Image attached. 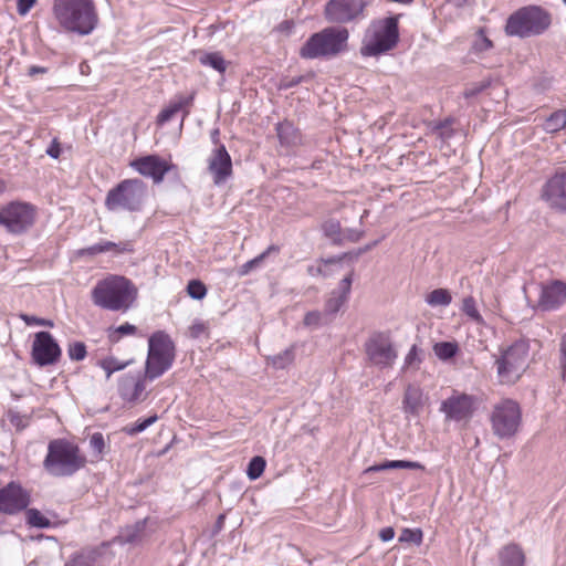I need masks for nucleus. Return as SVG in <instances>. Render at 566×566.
Returning <instances> with one entry per match:
<instances>
[{
    "label": "nucleus",
    "mask_w": 566,
    "mask_h": 566,
    "mask_svg": "<svg viewBox=\"0 0 566 566\" xmlns=\"http://www.w3.org/2000/svg\"><path fill=\"white\" fill-rule=\"evenodd\" d=\"M51 11L61 30L80 36L93 33L99 22L95 0H53Z\"/></svg>",
    "instance_id": "nucleus-1"
},
{
    "label": "nucleus",
    "mask_w": 566,
    "mask_h": 566,
    "mask_svg": "<svg viewBox=\"0 0 566 566\" xmlns=\"http://www.w3.org/2000/svg\"><path fill=\"white\" fill-rule=\"evenodd\" d=\"M86 457L80 447L63 438L53 439L48 444L43 469L54 478H69L85 468Z\"/></svg>",
    "instance_id": "nucleus-2"
},
{
    "label": "nucleus",
    "mask_w": 566,
    "mask_h": 566,
    "mask_svg": "<svg viewBox=\"0 0 566 566\" xmlns=\"http://www.w3.org/2000/svg\"><path fill=\"white\" fill-rule=\"evenodd\" d=\"M137 298V287L130 280L120 275H111L92 290V300L96 306L108 311L126 312Z\"/></svg>",
    "instance_id": "nucleus-3"
},
{
    "label": "nucleus",
    "mask_w": 566,
    "mask_h": 566,
    "mask_svg": "<svg viewBox=\"0 0 566 566\" xmlns=\"http://www.w3.org/2000/svg\"><path fill=\"white\" fill-rule=\"evenodd\" d=\"M348 36L345 28H325L306 40L300 49V56L308 60L336 56L346 50Z\"/></svg>",
    "instance_id": "nucleus-4"
},
{
    "label": "nucleus",
    "mask_w": 566,
    "mask_h": 566,
    "mask_svg": "<svg viewBox=\"0 0 566 566\" xmlns=\"http://www.w3.org/2000/svg\"><path fill=\"white\" fill-rule=\"evenodd\" d=\"M552 23L551 13L539 6H526L512 13L505 25L511 36L528 38L544 33Z\"/></svg>",
    "instance_id": "nucleus-5"
},
{
    "label": "nucleus",
    "mask_w": 566,
    "mask_h": 566,
    "mask_svg": "<svg viewBox=\"0 0 566 566\" xmlns=\"http://www.w3.org/2000/svg\"><path fill=\"white\" fill-rule=\"evenodd\" d=\"M146 196L147 185L142 179H125L107 192L105 207L109 211H139Z\"/></svg>",
    "instance_id": "nucleus-6"
},
{
    "label": "nucleus",
    "mask_w": 566,
    "mask_h": 566,
    "mask_svg": "<svg viewBox=\"0 0 566 566\" xmlns=\"http://www.w3.org/2000/svg\"><path fill=\"white\" fill-rule=\"evenodd\" d=\"M398 39L397 17L374 22L365 33L360 53L364 56H377L395 48Z\"/></svg>",
    "instance_id": "nucleus-7"
},
{
    "label": "nucleus",
    "mask_w": 566,
    "mask_h": 566,
    "mask_svg": "<svg viewBox=\"0 0 566 566\" xmlns=\"http://www.w3.org/2000/svg\"><path fill=\"white\" fill-rule=\"evenodd\" d=\"M530 346L526 342H515L503 349L495 360L499 381L503 385L515 384L528 366Z\"/></svg>",
    "instance_id": "nucleus-8"
},
{
    "label": "nucleus",
    "mask_w": 566,
    "mask_h": 566,
    "mask_svg": "<svg viewBox=\"0 0 566 566\" xmlns=\"http://www.w3.org/2000/svg\"><path fill=\"white\" fill-rule=\"evenodd\" d=\"M175 359V345L164 332H156L148 340L145 377L154 380L166 373Z\"/></svg>",
    "instance_id": "nucleus-9"
},
{
    "label": "nucleus",
    "mask_w": 566,
    "mask_h": 566,
    "mask_svg": "<svg viewBox=\"0 0 566 566\" xmlns=\"http://www.w3.org/2000/svg\"><path fill=\"white\" fill-rule=\"evenodd\" d=\"M492 432L499 439L516 434L522 422V410L513 399H503L493 406L490 415Z\"/></svg>",
    "instance_id": "nucleus-10"
},
{
    "label": "nucleus",
    "mask_w": 566,
    "mask_h": 566,
    "mask_svg": "<svg viewBox=\"0 0 566 566\" xmlns=\"http://www.w3.org/2000/svg\"><path fill=\"white\" fill-rule=\"evenodd\" d=\"M35 216L31 203L12 201L0 209V224L13 234H21L34 224Z\"/></svg>",
    "instance_id": "nucleus-11"
},
{
    "label": "nucleus",
    "mask_w": 566,
    "mask_h": 566,
    "mask_svg": "<svg viewBox=\"0 0 566 566\" xmlns=\"http://www.w3.org/2000/svg\"><path fill=\"white\" fill-rule=\"evenodd\" d=\"M439 410L444 415L446 421L469 422L476 410V398L453 390L452 395L441 402Z\"/></svg>",
    "instance_id": "nucleus-12"
},
{
    "label": "nucleus",
    "mask_w": 566,
    "mask_h": 566,
    "mask_svg": "<svg viewBox=\"0 0 566 566\" xmlns=\"http://www.w3.org/2000/svg\"><path fill=\"white\" fill-rule=\"evenodd\" d=\"M366 0H329L325 6V18L333 23H348L364 17Z\"/></svg>",
    "instance_id": "nucleus-13"
},
{
    "label": "nucleus",
    "mask_w": 566,
    "mask_h": 566,
    "mask_svg": "<svg viewBox=\"0 0 566 566\" xmlns=\"http://www.w3.org/2000/svg\"><path fill=\"white\" fill-rule=\"evenodd\" d=\"M541 198L549 209L566 213V171H557L546 180Z\"/></svg>",
    "instance_id": "nucleus-14"
},
{
    "label": "nucleus",
    "mask_w": 566,
    "mask_h": 566,
    "mask_svg": "<svg viewBox=\"0 0 566 566\" xmlns=\"http://www.w3.org/2000/svg\"><path fill=\"white\" fill-rule=\"evenodd\" d=\"M366 354L374 365L381 368L390 367L397 358V352L389 336L384 333L375 334L368 339Z\"/></svg>",
    "instance_id": "nucleus-15"
},
{
    "label": "nucleus",
    "mask_w": 566,
    "mask_h": 566,
    "mask_svg": "<svg viewBox=\"0 0 566 566\" xmlns=\"http://www.w3.org/2000/svg\"><path fill=\"white\" fill-rule=\"evenodd\" d=\"M31 355L36 365L49 366L59 360L61 348L49 332L42 331L35 334Z\"/></svg>",
    "instance_id": "nucleus-16"
},
{
    "label": "nucleus",
    "mask_w": 566,
    "mask_h": 566,
    "mask_svg": "<svg viewBox=\"0 0 566 566\" xmlns=\"http://www.w3.org/2000/svg\"><path fill=\"white\" fill-rule=\"evenodd\" d=\"M29 493L15 482H10L0 489V513L14 515L28 507Z\"/></svg>",
    "instance_id": "nucleus-17"
},
{
    "label": "nucleus",
    "mask_w": 566,
    "mask_h": 566,
    "mask_svg": "<svg viewBox=\"0 0 566 566\" xmlns=\"http://www.w3.org/2000/svg\"><path fill=\"white\" fill-rule=\"evenodd\" d=\"M130 166L140 175L150 177L155 184H160L165 175L175 168L172 164H169L157 155L139 157L133 160Z\"/></svg>",
    "instance_id": "nucleus-18"
},
{
    "label": "nucleus",
    "mask_w": 566,
    "mask_h": 566,
    "mask_svg": "<svg viewBox=\"0 0 566 566\" xmlns=\"http://www.w3.org/2000/svg\"><path fill=\"white\" fill-rule=\"evenodd\" d=\"M208 170L217 186L224 184L231 177L232 160L224 145H219L212 150L208 159Z\"/></svg>",
    "instance_id": "nucleus-19"
},
{
    "label": "nucleus",
    "mask_w": 566,
    "mask_h": 566,
    "mask_svg": "<svg viewBox=\"0 0 566 566\" xmlns=\"http://www.w3.org/2000/svg\"><path fill=\"white\" fill-rule=\"evenodd\" d=\"M566 302V283L562 281H553L549 285L543 287L538 306L543 311H552L558 308Z\"/></svg>",
    "instance_id": "nucleus-20"
},
{
    "label": "nucleus",
    "mask_w": 566,
    "mask_h": 566,
    "mask_svg": "<svg viewBox=\"0 0 566 566\" xmlns=\"http://www.w3.org/2000/svg\"><path fill=\"white\" fill-rule=\"evenodd\" d=\"M145 391V382L139 374H126L118 382V394L123 400L128 402L137 401Z\"/></svg>",
    "instance_id": "nucleus-21"
},
{
    "label": "nucleus",
    "mask_w": 566,
    "mask_h": 566,
    "mask_svg": "<svg viewBox=\"0 0 566 566\" xmlns=\"http://www.w3.org/2000/svg\"><path fill=\"white\" fill-rule=\"evenodd\" d=\"M108 251H114L116 254H120L125 252H132L133 247L130 242L115 243L112 241H101L96 244L80 250L78 253L80 255H96Z\"/></svg>",
    "instance_id": "nucleus-22"
},
{
    "label": "nucleus",
    "mask_w": 566,
    "mask_h": 566,
    "mask_svg": "<svg viewBox=\"0 0 566 566\" xmlns=\"http://www.w3.org/2000/svg\"><path fill=\"white\" fill-rule=\"evenodd\" d=\"M402 405L406 413L418 416L423 406L422 390L417 386L409 385L405 390Z\"/></svg>",
    "instance_id": "nucleus-23"
},
{
    "label": "nucleus",
    "mask_w": 566,
    "mask_h": 566,
    "mask_svg": "<svg viewBox=\"0 0 566 566\" xmlns=\"http://www.w3.org/2000/svg\"><path fill=\"white\" fill-rule=\"evenodd\" d=\"M500 566H524L525 556L522 548L516 544L503 547L499 554Z\"/></svg>",
    "instance_id": "nucleus-24"
},
{
    "label": "nucleus",
    "mask_w": 566,
    "mask_h": 566,
    "mask_svg": "<svg viewBox=\"0 0 566 566\" xmlns=\"http://www.w3.org/2000/svg\"><path fill=\"white\" fill-rule=\"evenodd\" d=\"M192 96H178L176 99L170 102L167 107L161 109L157 116V124L164 125L165 123L169 122L178 112L189 107L192 104Z\"/></svg>",
    "instance_id": "nucleus-25"
},
{
    "label": "nucleus",
    "mask_w": 566,
    "mask_h": 566,
    "mask_svg": "<svg viewBox=\"0 0 566 566\" xmlns=\"http://www.w3.org/2000/svg\"><path fill=\"white\" fill-rule=\"evenodd\" d=\"M276 134L281 145L296 146L301 143V133L291 122L279 123Z\"/></svg>",
    "instance_id": "nucleus-26"
},
{
    "label": "nucleus",
    "mask_w": 566,
    "mask_h": 566,
    "mask_svg": "<svg viewBox=\"0 0 566 566\" xmlns=\"http://www.w3.org/2000/svg\"><path fill=\"white\" fill-rule=\"evenodd\" d=\"M389 469H410V470H424V467L420 462L407 461V460H391L385 461L380 464H375L367 468L364 473L369 474L371 472H379Z\"/></svg>",
    "instance_id": "nucleus-27"
},
{
    "label": "nucleus",
    "mask_w": 566,
    "mask_h": 566,
    "mask_svg": "<svg viewBox=\"0 0 566 566\" xmlns=\"http://www.w3.org/2000/svg\"><path fill=\"white\" fill-rule=\"evenodd\" d=\"M146 521H138L134 525L126 526L117 536L122 544H135L142 541Z\"/></svg>",
    "instance_id": "nucleus-28"
},
{
    "label": "nucleus",
    "mask_w": 566,
    "mask_h": 566,
    "mask_svg": "<svg viewBox=\"0 0 566 566\" xmlns=\"http://www.w3.org/2000/svg\"><path fill=\"white\" fill-rule=\"evenodd\" d=\"M322 231L326 238H328L333 244H343V229L339 221L329 219L323 222Z\"/></svg>",
    "instance_id": "nucleus-29"
},
{
    "label": "nucleus",
    "mask_w": 566,
    "mask_h": 566,
    "mask_svg": "<svg viewBox=\"0 0 566 566\" xmlns=\"http://www.w3.org/2000/svg\"><path fill=\"white\" fill-rule=\"evenodd\" d=\"M199 62L205 66H210L219 73H224L228 66V62L223 59L219 52L202 53L199 56Z\"/></svg>",
    "instance_id": "nucleus-30"
},
{
    "label": "nucleus",
    "mask_w": 566,
    "mask_h": 566,
    "mask_svg": "<svg viewBox=\"0 0 566 566\" xmlns=\"http://www.w3.org/2000/svg\"><path fill=\"white\" fill-rule=\"evenodd\" d=\"M566 126V109L554 112L546 118L543 128L546 133H557Z\"/></svg>",
    "instance_id": "nucleus-31"
},
{
    "label": "nucleus",
    "mask_w": 566,
    "mask_h": 566,
    "mask_svg": "<svg viewBox=\"0 0 566 566\" xmlns=\"http://www.w3.org/2000/svg\"><path fill=\"white\" fill-rule=\"evenodd\" d=\"M426 302L432 306H448L452 302V295L447 289H436L426 296Z\"/></svg>",
    "instance_id": "nucleus-32"
},
{
    "label": "nucleus",
    "mask_w": 566,
    "mask_h": 566,
    "mask_svg": "<svg viewBox=\"0 0 566 566\" xmlns=\"http://www.w3.org/2000/svg\"><path fill=\"white\" fill-rule=\"evenodd\" d=\"M277 251L279 248L276 245H270L264 252L242 264L238 270V274L240 276L248 275L253 269L260 266L270 253Z\"/></svg>",
    "instance_id": "nucleus-33"
},
{
    "label": "nucleus",
    "mask_w": 566,
    "mask_h": 566,
    "mask_svg": "<svg viewBox=\"0 0 566 566\" xmlns=\"http://www.w3.org/2000/svg\"><path fill=\"white\" fill-rule=\"evenodd\" d=\"M270 363L276 369H283L294 360V348L293 346L286 348L282 353L269 357Z\"/></svg>",
    "instance_id": "nucleus-34"
},
{
    "label": "nucleus",
    "mask_w": 566,
    "mask_h": 566,
    "mask_svg": "<svg viewBox=\"0 0 566 566\" xmlns=\"http://www.w3.org/2000/svg\"><path fill=\"white\" fill-rule=\"evenodd\" d=\"M9 422L18 430L22 431L30 424L31 417L27 413H21L15 409H9L7 412Z\"/></svg>",
    "instance_id": "nucleus-35"
},
{
    "label": "nucleus",
    "mask_w": 566,
    "mask_h": 566,
    "mask_svg": "<svg viewBox=\"0 0 566 566\" xmlns=\"http://www.w3.org/2000/svg\"><path fill=\"white\" fill-rule=\"evenodd\" d=\"M25 515L27 523L32 527L48 528L51 525L50 520L36 509H29Z\"/></svg>",
    "instance_id": "nucleus-36"
},
{
    "label": "nucleus",
    "mask_w": 566,
    "mask_h": 566,
    "mask_svg": "<svg viewBox=\"0 0 566 566\" xmlns=\"http://www.w3.org/2000/svg\"><path fill=\"white\" fill-rule=\"evenodd\" d=\"M98 366L105 371L106 379L108 380L115 371L123 370L127 363H122L115 357H106L98 361Z\"/></svg>",
    "instance_id": "nucleus-37"
},
{
    "label": "nucleus",
    "mask_w": 566,
    "mask_h": 566,
    "mask_svg": "<svg viewBox=\"0 0 566 566\" xmlns=\"http://www.w3.org/2000/svg\"><path fill=\"white\" fill-rule=\"evenodd\" d=\"M434 354L443 360L452 358L458 352V345L451 342H440L433 347Z\"/></svg>",
    "instance_id": "nucleus-38"
},
{
    "label": "nucleus",
    "mask_w": 566,
    "mask_h": 566,
    "mask_svg": "<svg viewBox=\"0 0 566 566\" xmlns=\"http://www.w3.org/2000/svg\"><path fill=\"white\" fill-rule=\"evenodd\" d=\"M266 462L262 457H254L250 460L247 469V474L250 480L259 479L264 472Z\"/></svg>",
    "instance_id": "nucleus-39"
},
{
    "label": "nucleus",
    "mask_w": 566,
    "mask_h": 566,
    "mask_svg": "<svg viewBox=\"0 0 566 566\" xmlns=\"http://www.w3.org/2000/svg\"><path fill=\"white\" fill-rule=\"evenodd\" d=\"M461 310L467 316H469L475 323H483V317L479 313L475 306V301L472 296H468L463 300Z\"/></svg>",
    "instance_id": "nucleus-40"
},
{
    "label": "nucleus",
    "mask_w": 566,
    "mask_h": 566,
    "mask_svg": "<svg viewBox=\"0 0 566 566\" xmlns=\"http://www.w3.org/2000/svg\"><path fill=\"white\" fill-rule=\"evenodd\" d=\"M422 537L423 534L420 528H403L399 536V542L420 545L422 543Z\"/></svg>",
    "instance_id": "nucleus-41"
},
{
    "label": "nucleus",
    "mask_w": 566,
    "mask_h": 566,
    "mask_svg": "<svg viewBox=\"0 0 566 566\" xmlns=\"http://www.w3.org/2000/svg\"><path fill=\"white\" fill-rule=\"evenodd\" d=\"M95 558L91 553L80 552L74 554L64 566H93Z\"/></svg>",
    "instance_id": "nucleus-42"
},
{
    "label": "nucleus",
    "mask_w": 566,
    "mask_h": 566,
    "mask_svg": "<svg viewBox=\"0 0 566 566\" xmlns=\"http://www.w3.org/2000/svg\"><path fill=\"white\" fill-rule=\"evenodd\" d=\"M187 293L193 300H202L207 294V287L201 281L191 280L187 285Z\"/></svg>",
    "instance_id": "nucleus-43"
},
{
    "label": "nucleus",
    "mask_w": 566,
    "mask_h": 566,
    "mask_svg": "<svg viewBox=\"0 0 566 566\" xmlns=\"http://www.w3.org/2000/svg\"><path fill=\"white\" fill-rule=\"evenodd\" d=\"M493 46L492 41L485 35L483 30H479L476 38L472 44V51L474 53H481L490 50Z\"/></svg>",
    "instance_id": "nucleus-44"
},
{
    "label": "nucleus",
    "mask_w": 566,
    "mask_h": 566,
    "mask_svg": "<svg viewBox=\"0 0 566 566\" xmlns=\"http://www.w3.org/2000/svg\"><path fill=\"white\" fill-rule=\"evenodd\" d=\"M157 419H158V417L155 415V416H150L144 420H138L133 426L126 427L125 431L130 436H135V434L140 433L144 430H146L149 426L155 423L157 421Z\"/></svg>",
    "instance_id": "nucleus-45"
},
{
    "label": "nucleus",
    "mask_w": 566,
    "mask_h": 566,
    "mask_svg": "<svg viewBox=\"0 0 566 566\" xmlns=\"http://www.w3.org/2000/svg\"><path fill=\"white\" fill-rule=\"evenodd\" d=\"M67 354L72 360H83L86 357V346L83 342H75L69 345Z\"/></svg>",
    "instance_id": "nucleus-46"
},
{
    "label": "nucleus",
    "mask_w": 566,
    "mask_h": 566,
    "mask_svg": "<svg viewBox=\"0 0 566 566\" xmlns=\"http://www.w3.org/2000/svg\"><path fill=\"white\" fill-rule=\"evenodd\" d=\"M346 301L347 300H345L344 296L337 295L336 292H333L325 303V312L332 315L336 314Z\"/></svg>",
    "instance_id": "nucleus-47"
},
{
    "label": "nucleus",
    "mask_w": 566,
    "mask_h": 566,
    "mask_svg": "<svg viewBox=\"0 0 566 566\" xmlns=\"http://www.w3.org/2000/svg\"><path fill=\"white\" fill-rule=\"evenodd\" d=\"M490 84H491L490 80H483L478 83H472L465 87V90L463 92V96L465 98H472V97L476 96L478 94H480L481 92H483L484 90H486L490 86Z\"/></svg>",
    "instance_id": "nucleus-48"
},
{
    "label": "nucleus",
    "mask_w": 566,
    "mask_h": 566,
    "mask_svg": "<svg viewBox=\"0 0 566 566\" xmlns=\"http://www.w3.org/2000/svg\"><path fill=\"white\" fill-rule=\"evenodd\" d=\"M105 447L106 444L103 433L95 432L91 436L90 448L96 455L101 457L104 453Z\"/></svg>",
    "instance_id": "nucleus-49"
},
{
    "label": "nucleus",
    "mask_w": 566,
    "mask_h": 566,
    "mask_svg": "<svg viewBox=\"0 0 566 566\" xmlns=\"http://www.w3.org/2000/svg\"><path fill=\"white\" fill-rule=\"evenodd\" d=\"M453 119L447 118L436 124L434 130L439 134L442 139H449L453 135L452 129Z\"/></svg>",
    "instance_id": "nucleus-50"
},
{
    "label": "nucleus",
    "mask_w": 566,
    "mask_h": 566,
    "mask_svg": "<svg viewBox=\"0 0 566 566\" xmlns=\"http://www.w3.org/2000/svg\"><path fill=\"white\" fill-rule=\"evenodd\" d=\"M353 283V271L346 275L338 284L337 290L335 291L337 295L344 296L345 300H348V295L350 293Z\"/></svg>",
    "instance_id": "nucleus-51"
},
{
    "label": "nucleus",
    "mask_w": 566,
    "mask_h": 566,
    "mask_svg": "<svg viewBox=\"0 0 566 566\" xmlns=\"http://www.w3.org/2000/svg\"><path fill=\"white\" fill-rule=\"evenodd\" d=\"M135 333H136V326L132 325L129 323H125V324L118 326L114 331V334H112L109 337H111V339L113 342H117L120 336H123V335H133Z\"/></svg>",
    "instance_id": "nucleus-52"
},
{
    "label": "nucleus",
    "mask_w": 566,
    "mask_h": 566,
    "mask_svg": "<svg viewBox=\"0 0 566 566\" xmlns=\"http://www.w3.org/2000/svg\"><path fill=\"white\" fill-rule=\"evenodd\" d=\"M208 331V326L202 321H195L192 325L189 327V335L192 338H199L205 335Z\"/></svg>",
    "instance_id": "nucleus-53"
},
{
    "label": "nucleus",
    "mask_w": 566,
    "mask_h": 566,
    "mask_svg": "<svg viewBox=\"0 0 566 566\" xmlns=\"http://www.w3.org/2000/svg\"><path fill=\"white\" fill-rule=\"evenodd\" d=\"M559 366L563 378H566V333L562 335L559 340Z\"/></svg>",
    "instance_id": "nucleus-54"
},
{
    "label": "nucleus",
    "mask_w": 566,
    "mask_h": 566,
    "mask_svg": "<svg viewBox=\"0 0 566 566\" xmlns=\"http://www.w3.org/2000/svg\"><path fill=\"white\" fill-rule=\"evenodd\" d=\"M303 322L305 326L317 327L321 325L322 314L318 311L308 312Z\"/></svg>",
    "instance_id": "nucleus-55"
},
{
    "label": "nucleus",
    "mask_w": 566,
    "mask_h": 566,
    "mask_svg": "<svg viewBox=\"0 0 566 566\" xmlns=\"http://www.w3.org/2000/svg\"><path fill=\"white\" fill-rule=\"evenodd\" d=\"M36 3V0H18L17 10L20 15H25L31 8Z\"/></svg>",
    "instance_id": "nucleus-56"
},
{
    "label": "nucleus",
    "mask_w": 566,
    "mask_h": 566,
    "mask_svg": "<svg viewBox=\"0 0 566 566\" xmlns=\"http://www.w3.org/2000/svg\"><path fill=\"white\" fill-rule=\"evenodd\" d=\"M361 237V232L354 229H345L343 230V243L345 241L357 242Z\"/></svg>",
    "instance_id": "nucleus-57"
},
{
    "label": "nucleus",
    "mask_w": 566,
    "mask_h": 566,
    "mask_svg": "<svg viewBox=\"0 0 566 566\" xmlns=\"http://www.w3.org/2000/svg\"><path fill=\"white\" fill-rule=\"evenodd\" d=\"M46 154H48L50 157L54 158V159H56V158H59V157H60V155H61V145H60V143L57 142V139H56V138H54V139L52 140L51 145L48 147V149H46Z\"/></svg>",
    "instance_id": "nucleus-58"
},
{
    "label": "nucleus",
    "mask_w": 566,
    "mask_h": 566,
    "mask_svg": "<svg viewBox=\"0 0 566 566\" xmlns=\"http://www.w3.org/2000/svg\"><path fill=\"white\" fill-rule=\"evenodd\" d=\"M20 318L23 322H25V324H28V325H32V324H35V325H52L50 322L46 323L42 318H38L35 316H30V315H27V314H21Z\"/></svg>",
    "instance_id": "nucleus-59"
},
{
    "label": "nucleus",
    "mask_w": 566,
    "mask_h": 566,
    "mask_svg": "<svg viewBox=\"0 0 566 566\" xmlns=\"http://www.w3.org/2000/svg\"><path fill=\"white\" fill-rule=\"evenodd\" d=\"M379 537L382 542H389L395 537V531L392 527H384L379 532Z\"/></svg>",
    "instance_id": "nucleus-60"
},
{
    "label": "nucleus",
    "mask_w": 566,
    "mask_h": 566,
    "mask_svg": "<svg viewBox=\"0 0 566 566\" xmlns=\"http://www.w3.org/2000/svg\"><path fill=\"white\" fill-rule=\"evenodd\" d=\"M416 360H418V353L417 347L413 345L405 358V364L411 366Z\"/></svg>",
    "instance_id": "nucleus-61"
},
{
    "label": "nucleus",
    "mask_w": 566,
    "mask_h": 566,
    "mask_svg": "<svg viewBox=\"0 0 566 566\" xmlns=\"http://www.w3.org/2000/svg\"><path fill=\"white\" fill-rule=\"evenodd\" d=\"M306 271L311 276H326V273L321 265H308Z\"/></svg>",
    "instance_id": "nucleus-62"
},
{
    "label": "nucleus",
    "mask_w": 566,
    "mask_h": 566,
    "mask_svg": "<svg viewBox=\"0 0 566 566\" xmlns=\"http://www.w3.org/2000/svg\"><path fill=\"white\" fill-rule=\"evenodd\" d=\"M347 256H348V253H343L342 255H338V256L322 259L319 262L325 263V264H332V263L340 262V261L345 260Z\"/></svg>",
    "instance_id": "nucleus-63"
},
{
    "label": "nucleus",
    "mask_w": 566,
    "mask_h": 566,
    "mask_svg": "<svg viewBox=\"0 0 566 566\" xmlns=\"http://www.w3.org/2000/svg\"><path fill=\"white\" fill-rule=\"evenodd\" d=\"M46 73V69L38 65H32L28 70V75L34 76L36 74H44Z\"/></svg>",
    "instance_id": "nucleus-64"
}]
</instances>
